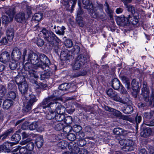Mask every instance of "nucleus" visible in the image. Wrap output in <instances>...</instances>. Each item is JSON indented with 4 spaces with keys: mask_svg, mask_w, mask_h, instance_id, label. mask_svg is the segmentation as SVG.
Here are the masks:
<instances>
[{
    "mask_svg": "<svg viewBox=\"0 0 154 154\" xmlns=\"http://www.w3.org/2000/svg\"><path fill=\"white\" fill-rule=\"evenodd\" d=\"M67 138L69 140L73 141L76 138V136L75 134L70 133L67 134Z\"/></svg>",
    "mask_w": 154,
    "mask_h": 154,
    "instance_id": "obj_50",
    "label": "nucleus"
},
{
    "mask_svg": "<svg viewBox=\"0 0 154 154\" xmlns=\"http://www.w3.org/2000/svg\"><path fill=\"white\" fill-rule=\"evenodd\" d=\"M69 88L68 84L66 83L61 84L58 87V89L62 91H66Z\"/></svg>",
    "mask_w": 154,
    "mask_h": 154,
    "instance_id": "obj_41",
    "label": "nucleus"
},
{
    "mask_svg": "<svg viewBox=\"0 0 154 154\" xmlns=\"http://www.w3.org/2000/svg\"><path fill=\"white\" fill-rule=\"evenodd\" d=\"M65 28L63 26H62L61 27L57 26V29L55 30V32L57 34L60 35H63L65 33Z\"/></svg>",
    "mask_w": 154,
    "mask_h": 154,
    "instance_id": "obj_33",
    "label": "nucleus"
},
{
    "mask_svg": "<svg viewBox=\"0 0 154 154\" xmlns=\"http://www.w3.org/2000/svg\"><path fill=\"white\" fill-rule=\"evenodd\" d=\"M131 18L130 14L128 15L127 17L125 18L124 16L123 17H118L116 19V21L117 24L120 26H124L128 23H130V22H132L134 24H136L138 22L137 19H135V23L134 21H131L129 20Z\"/></svg>",
    "mask_w": 154,
    "mask_h": 154,
    "instance_id": "obj_6",
    "label": "nucleus"
},
{
    "mask_svg": "<svg viewBox=\"0 0 154 154\" xmlns=\"http://www.w3.org/2000/svg\"><path fill=\"white\" fill-rule=\"evenodd\" d=\"M27 100L29 101V102L33 104L35 102L37 99H36L35 97L33 94L28 95L27 96H26Z\"/></svg>",
    "mask_w": 154,
    "mask_h": 154,
    "instance_id": "obj_37",
    "label": "nucleus"
},
{
    "mask_svg": "<svg viewBox=\"0 0 154 154\" xmlns=\"http://www.w3.org/2000/svg\"><path fill=\"white\" fill-rule=\"evenodd\" d=\"M154 114V111H151L149 112H145L143 114V118L145 121L151 119Z\"/></svg>",
    "mask_w": 154,
    "mask_h": 154,
    "instance_id": "obj_31",
    "label": "nucleus"
},
{
    "mask_svg": "<svg viewBox=\"0 0 154 154\" xmlns=\"http://www.w3.org/2000/svg\"><path fill=\"white\" fill-rule=\"evenodd\" d=\"M50 73L48 72H45L43 74L40 75V79L43 80L44 79H48L50 76Z\"/></svg>",
    "mask_w": 154,
    "mask_h": 154,
    "instance_id": "obj_56",
    "label": "nucleus"
},
{
    "mask_svg": "<svg viewBox=\"0 0 154 154\" xmlns=\"http://www.w3.org/2000/svg\"><path fill=\"white\" fill-rule=\"evenodd\" d=\"M25 14L24 13H17L15 17V20L18 22L21 23L25 20Z\"/></svg>",
    "mask_w": 154,
    "mask_h": 154,
    "instance_id": "obj_20",
    "label": "nucleus"
},
{
    "mask_svg": "<svg viewBox=\"0 0 154 154\" xmlns=\"http://www.w3.org/2000/svg\"><path fill=\"white\" fill-rule=\"evenodd\" d=\"M82 2L83 4L85 5L84 8L90 12V15L92 17L97 19L102 17V15H100L99 16L98 15V11H94L93 5L90 2L89 0H82Z\"/></svg>",
    "mask_w": 154,
    "mask_h": 154,
    "instance_id": "obj_2",
    "label": "nucleus"
},
{
    "mask_svg": "<svg viewBox=\"0 0 154 154\" xmlns=\"http://www.w3.org/2000/svg\"><path fill=\"white\" fill-rule=\"evenodd\" d=\"M15 13V8L14 7L10 8L6 12V13L8 16H10L11 17L12 16L13 18H14V15Z\"/></svg>",
    "mask_w": 154,
    "mask_h": 154,
    "instance_id": "obj_36",
    "label": "nucleus"
},
{
    "mask_svg": "<svg viewBox=\"0 0 154 154\" xmlns=\"http://www.w3.org/2000/svg\"><path fill=\"white\" fill-rule=\"evenodd\" d=\"M4 147V152H9L13 148V146L14 145L13 143L8 142H5L3 144Z\"/></svg>",
    "mask_w": 154,
    "mask_h": 154,
    "instance_id": "obj_22",
    "label": "nucleus"
},
{
    "mask_svg": "<svg viewBox=\"0 0 154 154\" xmlns=\"http://www.w3.org/2000/svg\"><path fill=\"white\" fill-rule=\"evenodd\" d=\"M68 147L69 149L71 150L72 152L74 153L77 154L80 150L79 148L75 144H74L72 143L69 144Z\"/></svg>",
    "mask_w": 154,
    "mask_h": 154,
    "instance_id": "obj_18",
    "label": "nucleus"
},
{
    "mask_svg": "<svg viewBox=\"0 0 154 154\" xmlns=\"http://www.w3.org/2000/svg\"><path fill=\"white\" fill-rule=\"evenodd\" d=\"M26 147L27 149L29 151L32 150L34 148L33 143L31 142L27 144Z\"/></svg>",
    "mask_w": 154,
    "mask_h": 154,
    "instance_id": "obj_58",
    "label": "nucleus"
},
{
    "mask_svg": "<svg viewBox=\"0 0 154 154\" xmlns=\"http://www.w3.org/2000/svg\"><path fill=\"white\" fill-rule=\"evenodd\" d=\"M86 144V141L84 139H79L77 142L78 145L80 146H85Z\"/></svg>",
    "mask_w": 154,
    "mask_h": 154,
    "instance_id": "obj_51",
    "label": "nucleus"
},
{
    "mask_svg": "<svg viewBox=\"0 0 154 154\" xmlns=\"http://www.w3.org/2000/svg\"><path fill=\"white\" fill-rule=\"evenodd\" d=\"M76 3V0H69L68 2L66 3V7L69 8L70 6H71L72 9Z\"/></svg>",
    "mask_w": 154,
    "mask_h": 154,
    "instance_id": "obj_43",
    "label": "nucleus"
},
{
    "mask_svg": "<svg viewBox=\"0 0 154 154\" xmlns=\"http://www.w3.org/2000/svg\"><path fill=\"white\" fill-rule=\"evenodd\" d=\"M112 82V87L115 90H118L122 85L120 81L117 78H114L113 79Z\"/></svg>",
    "mask_w": 154,
    "mask_h": 154,
    "instance_id": "obj_19",
    "label": "nucleus"
},
{
    "mask_svg": "<svg viewBox=\"0 0 154 154\" xmlns=\"http://www.w3.org/2000/svg\"><path fill=\"white\" fill-rule=\"evenodd\" d=\"M104 109L106 111H109L112 112L113 114L117 117H119L120 115H121V113H122L120 111L111 108L107 106H105Z\"/></svg>",
    "mask_w": 154,
    "mask_h": 154,
    "instance_id": "obj_21",
    "label": "nucleus"
},
{
    "mask_svg": "<svg viewBox=\"0 0 154 154\" xmlns=\"http://www.w3.org/2000/svg\"><path fill=\"white\" fill-rule=\"evenodd\" d=\"M122 111L124 113L129 114L132 112L133 111V108L130 105H126L122 107Z\"/></svg>",
    "mask_w": 154,
    "mask_h": 154,
    "instance_id": "obj_17",
    "label": "nucleus"
},
{
    "mask_svg": "<svg viewBox=\"0 0 154 154\" xmlns=\"http://www.w3.org/2000/svg\"><path fill=\"white\" fill-rule=\"evenodd\" d=\"M76 20L77 23L80 26L82 27L84 26V22L82 19L80 17H78L76 18Z\"/></svg>",
    "mask_w": 154,
    "mask_h": 154,
    "instance_id": "obj_54",
    "label": "nucleus"
},
{
    "mask_svg": "<svg viewBox=\"0 0 154 154\" xmlns=\"http://www.w3.org/2000/svg\"><path fill=\"white\" fill-rule=\"evenodd\" d=\"M38 122H35L30 125L29 128L30 130H33L38 128Z\"/></svg>",
    "mask_w": 154,
    "mask_h": 154,
    "instance_id": "obj_45",
    "label": "nucleus"
},
{
    "mask_svg": "<svg viewBox=\"0 0 154 154\" xmlns=\"http://www.w3.org/2000/svg\"><path fill=\"white\" fill-rule=\"evenodd\" d=\"M72 129L73 131L76 133V134L80 132L82 130L81 127L79 125H75L73 126Z\"/></svg>",
    "mask_w": 154,
    "mask_h": 154,
    "instance_id": "obj_44",
    "label": "nucleus"
},
{
    "mask_svg": "<svg viewBox=\"0 0 154 154\" xmlns=\"http://www.w3.org/2000/svg\"><path fill=\"white\" fill-rule=\"evenodd\" d=\"M7 96L12 100L14 99L16 97V95L15 93L13 91H11L9 92L7 94Z\"/></svg>",
    "mask_w": 154,
    "mask_h": 154,
    "instance_id": "obj_48",
    "label": "nucleus"
},
{
    "mask_svg": "<svg viewBox=\"0 0 154 154\" xmlns=\"http://www.w3.org/2000/svg\"><path fill=\"white\" fill-rule=\"evenodd\" d=\"M64 119L65 122L67 124H69L72 122V118L70 116H67L66 117H65V119Z\"/></svg>",
    "mask_w": 154,
    "mask_h": 154,
    "instance_id": "obj_57",
    "label": "nucleus"
},
{
    "mask_svg": "<svg viewBox=\"0 0 154 154\" xmlns=\"http://www.w3.org/2000/svg\"><path fill=\"white\" fill-rule=\"evenodd\" d=\"M141 120L142 117L141 116L137 115L135 118V120H132V122L133 123L136 122L137 124V126L138 124L140 122Z\"/></svg>",
    "mask_w": 154,
    "mask_h": 154,
    "instance_id": "obj_52",
    "label": "nucleus"
},
{
    "mask_svg": "<svg viewBox=\"0 0 154 154\" xmlns=\"http://www.w3.org/2000/svg\"><path fill=\"white\" fill-rule=\"evenodd\" d=\"M16 88V85L14 84L9 83L8 84V90H14Z\"/></svg>",
    "mask_w": 154,
    "mask_h": 154,
    "instance_id": "obj_60",
    "label": "nucleus"
},
{
    "mask_svg": "<svg viewBox=\"0 0 154 154\" xmlns=\"http://www.w3.org/2000/svg\"><path fill=\"white\" fill-rule=\"evenodd\" d=\"M22 98L23 103V110L26 112H28L31 109L33 104L29 102V101L26 100V96H23Z\"/></svg>",
    "mask_w": 154,
    "mask_h": 154,
    "instance_id": "obj_11",
    "label": "nucleus"
},
{
    "mask_svg": "<svg viewBox=\"0 0 154 154\" xmlns=\"http://www.w3.org/2000/svg\"><path fill=\"white\" fill-rule=\"evenodd\" d=\"M12 131L13 129L12 128L8 129L6 131L4 134L0 136V139H1L2 140H4L10 133L12 132Z\"/></svg>",
    "mask_w": 154,
    "mask_h": 154,
    "instance_id": "obj_38",
    "label": "nucleus"
},
{
    "mask_svg": "<svg viewBox=\"0 0 154 154\" xmlns=\"http://www.w3.org/2000/svg\"><path fill=\"white\" fill-rule=\"evenodd\" d=\"M54 124V128L56 131H60L63 129L64 128V125L60 122H55Z\"/></svg>",
    "mask_w": 154,
    "mask_h": 154,
    "instance_id": "obj_35",
    "label": "nucleus"
},
{
    "mask_svg": "<svg viewBox=\"0 0 154 154\" xmlns=\"http://www.w3.org/2000/svg\"><path fill=\"white\" fill-rule=\"evenodd\" d=\"M6 35L8 40L9 41H12L14 36V31L12 28L8 29L6 31Z\"/></svg>",
    "mask_w": 154,
    "mask_h": 154,
    "instance_id": "obj_24",
    "label": "nucleus"
},
{
    "mask_svg": "<svg viewBox=\"0 0 154 154\" xmlns=\"http://www.w3.org/2000/svg\"><path fill=\"white\" fill-rule=\"evenodd\" d=\"M45 39L48 43H51V44L54 41L57 42L60 41V39L51 31L49 32L48 36L45 37Z\"/></svg>",
    "mask_w": 154,
    "mask_h": 154,
    "instance_id": "obj_10",
    "label": "nucleus"
},
{
    "mask_svg": "<svg viewBox=\"0 0 154 154\" xmlns=\"http://www.w3.org/2000/svg\"><path fill=\"white\" fill-rule=\"evenodd\" d=\"M126 131L119 128H115L113 130V133L117 135H123Z\"/></svg>",
    "mask_w": 154,
    "mask_h": 154,
    "instance_id": "obj_30",
    "label": "nucleus"
},
{
    "mask_svg": "<svg viewBox=\"0 0 154 154\" xmlns=\"http://www.w3.org/2000/svg\"><path fill=\"white\" fill-rule=\"evenodd\" d=\"M60 56L61 57H63L64 59H63L65 60L68 59V57L70 56V55H68L66 53H65L64 51L61 52L60 54Z\"/></svg>",
    "mask_w": 154,
    "mask_h": 154,
    "instance_id": "obj_59",
    "label": "nucleus"
},
{
    "mask_svg": "<svg viewBox=\"0 0 154 154\" xmlns=\"http://www.w3.org/2000/svg\"><path fill=\"white\" fill-rule=\"evenodd\" d=\"M13 18L11 16H7L5 15H4L2 16V23L5 25H6L9 23L11 21H12Z\"/></svg>",
    "mask_w": 154,
    "mask_h": 154,
    "instance_id": "obj_27",
    "label": "nucleus"
},
{
    "mask_svg": "<svg viewBox=\"0 0 154 154\" xmlns=\"http://www.w3.org/2000/svg\"><path fill=\"white\" fill-rule=\"evenodd\" d=\"M106 93L108 96L113 100L121 102L124 104L126 103V102L120 98L117 93L114 91L111 88L109 89L106 91Z\"/></svg>",
    "mask_w": 154,
    "mask_h": 154,
    "instance_id": "obj_7",
    "label": "nucleus"
},
{
    "mask_svg": "<svg viewBox=\"0 0 154 154\" xmlns=\"http://www.w3.org/2000/svg\"><path fill=\"white\" fill-rule=\"evenodd\" d=\"M32 76L33 78L32 79L31 82L33 84L34 88L36 90H37V92L38 91V76L37 72L33 70L32 71Z\"/></svg>",
    "mask_w": 154,
    "mask_h": 154,
    "instance_id": "obj_13",
    "label": "nucleus"
},
{
    "mask_svg": "<svg viewBox=\"0 0 154 154\" xmlns=\"http://www.w3.org/2000/svg\"><path fill=\"white\" fill-rule=\"evenodd\" d=\"M54 51L55 53L58 54L59 52H60L61 49L60 47L57 45H54Z\"/></svg>",
    "mask_w": 154,
    "mask_h": 154,
    "instance_id": "obj_61",
    "label": "nucleus"
},
{
    "mask_svg": "<svg viewBox=\"0 0 154 154\" xmlns=\"http://www.w3.org/2000/svg\"><path fill=\"white\" fill-rule=\"evenodd\" d=\"M31 142V140L30 139H27L21 141L20 144L22 145H24L26 144H27Z\"/></svg>",
    "mask_w": 154,
    "mask_h": 154,
    "instance_id": "obj_64",
    "label": "nucleus"
},
{
    "mask_svg": "<svg viewBox=\"0 0 154 154\" xmlns=\"http://www.w3.org/2000/svg\"><path fill=\"white\" fill-rule=\"evenodd\" d=\"M80 51V48L78 45H74L71 49L72 54L74 55L78 54L79 53Z\"/></svg>",
    "mask_w": 154,
    "mask_h": 154,
    "instance_id": "obj_39",
    "label": "nucleus"
},
{
    "mask_svg": "<svg viewBox=\"0 0 154 154\" xmlns=\"http://www.w3.org/2000/svg\"><path fill=\"white\" fill-rule=\"evenodd\" d=\"M8 43V40L6 37L2 38L0 42L1 45H5Z\"/></svg>",
    "mask_w": 154,
    "mask_h": 154,
    "instance_id": "obj_63",
    "label": "nucleus"
},
{
    "mask_svg": "<svg viewBox=\"0 0 154 154\" xmlns=\"http://www.w3.org/2000/svg\"><path fill=\"white\" fill-rule=\"evenodd\" d=\"M21 57V53L17 48H14L11 53V57L13 60L18 61Z\"/></svg>",
    "mask_w": 154,
    "mask_h": 154,
    "instance_id": "obj_12",
    "label": "nucleus"
},
{
    "mask_svg": "<svg viewBox=\"0 0 154 154\" xmlns=\"http://www.w3.org/2000/svg\"><path fill=\"white\" fill-rule=\"evenodd\" d=\"M13 101L11 100H5L3 102V108L6 109H8L13 104Z\"/></svg>",
    "mask_w": 154,
    "mask_h": 154,
    "instance_id": "obj_25",
    "label": "nucleus"
},
{
    "mask_svg": "<svg viewBox=\"0 0 154 154\" xmlns=\"http://www.w3.org/2000/svg\"><path fill=\"white\" fill-rule=\"evenodd\" d=\"M7 93L6 88L3 85H0V97L4 98Z\"/></svg>",
    "mask_w": 154,
    "mask_h": 154,
    "instance_id": "obj_29",
    "label": "nucleus"
},
{
    "mask_svg": "<svg viewBox=\"0 0 154 154\" xmlns=\"http://www.w3.org/2000/svg\"><path fill=\"white\" fill-rule=\"evenodd\" d=\"M16 61L15 60H13L12 62H11L9 63L10 67L12 70L15 69L17 67V65Z\"/></svg>",
    "mask_w": 154,
    "mask_h": 154,
    "instance_id": "obj_49",
    "label": "nucleus"
},
{
    "mask_svg": "<svg viewBox=\"0 0 154 154\" xmlns=\"http://www.w3.org/2000/svg\"><path fill=\"white\" fill-rule=\"evenodd\" d=\"M64 45L66 48H70L73 45V43L71 39H67L65 41Z\"/></svg>",
    "mask_w": 154,
    "mask_h": 154,
    "instance_id": "obj_47",
    "label": "nucleus"
},
{
    "mask_svg": "<svg viewBox=\"0 0 154 154\" xmlns=\"http://www.w3.org/2000/svg\"><path fill=\"white\" fill-rule=\"evenodd\" d=\"M40 29V33H39V36L43 37L45 38V37H46L47 34H48L49 32L45 28H43L42 29Z\"/></svg>",
    "mask_w": 154,
    "mask_h": 154,
    "instance_id": "obj_40",
    "label": "nucleus"
},
{
    "mask_svg": "<svg viewBox=\"0 0 154 154\" xmlns=\"http://www.w3.org/2000/svg\"><path fill=\"white\" fill-rule=\"evenodd\" d=\"M125 7L127 8V10L128 11L131 12L132 14H133L135 13V8L133 6L131 5H126Z\"/></svg>",
    "mask_w": 154,
    "mask_h": 154,
    "instance_id": "obj_46",
    "label": "nucleus"
},
{
    "mask_svg": "<svg viewBox=\"0 0 154 154\" xmlns=\"http://www.w3.org/2000/svg\"><path fill=\"white\" fill-rule=\"evenodd\" d=\"M120 93L123 94L127 96L128 95V93L127 91L122 85L121 86Z\"/></svg>",
    "mask_w": 154,
    "mask_h": 154,
    "instance_id": "obj_62",
    "label": "nucleus"
},
{
    "mask_svg": "<svg viewBox=\"0 0 154 154\" xmlns=\"http://www.w3.org/2000/svg\"><path fill=\"white\" fill-rule=\"evenodd\" d=\"M55 119L57 122H60L63 121L65 119V116L63 113H56L55 112Z\"/></svg>",
    "mask_w": 154,
    "mask_h": 154,
    "instance_id": "obj_32",
    "label": "nucleus"
},
{
    "mask_svg": "<svg viewBox=\"0 0 154 154\" xmlns=\"http://www.w3.org/2000/svg\"><path fill=\"white\" fill-rule=\"evenodd\" d=\"M152 131L151 129L150 128H147L143 129L140 133V136L144 137H147L152 134Z\"/></svg>",
    "mask_w": 154,
    "mask_h": 154,
    "instance_id": "obj_15",
    "label": "nucleus"
},
{
    "mask_svg": "<svg viewBox=\"0 0 154 154\" xmlns=\"http://www.w3.org/2000/svg\"><path fill=\"white\" fill-rule=\"evenodd\" d=\"M149 91L147 85V83L143 82V88L141 89V94L143 96L144 100L146 102H149V105L151 107L154 106V89L152 91V94L151 96L150 100H149Z\"/></svg>",
    "mask_w": 154,
    "mask_h": 154,
    "instance_id": "obj_1",
    "label": "nucleus"
},
{
    "mask_svg": "<svg viewBox=\"0 0 154 154\" xmlns=\"http://www.w3.org/2000/svg\"><path fill=\"white\" fill-rule=\"evenodd\" d=\"M129 140L128 139H123L119 141V143L120 145L125 147V149H126L129 151V148L130 144L128 143Z\"/></svg>",
    "mask_w": 154,
    "mask_h": 154,
    "instance_id": "obj_26",
    "label": "nucleus"
},
{
    "mask_svg": "<svg viewBox=\"0 0 154 154\" xmlns=\"http://www.w3.org/2000/svg\"><path fill=\"white\" fill-rule=\"evenodd\" d=\"M75 59L81 64L84 65L90 61V56L88 54H81L78 55Z\"/></svg>",
    "mask_w": 154,
    "mask_h": 154,
    "instance_id": "obj_9",
    "label": "nucleus"
},
{
    "mask_svg": "<svg viewBox=\"0 0 154 154\" xmlns=\"http://www.w3.org/2000/svg\"><path fill=\"white\" fill-rule=\"evenodd\" d=\"M20 139L21 136L20 135L17 133L14 134L11 137V140L15 142L13 143L14 144L17 143Z\"/></svg>",
    "mask_w": 154,
    "mask_h": 154,
    "instance_id": "obj_34",
    "label": "nucleus"
},
{
    "mask_svg": "<svg viewBox=\"0 0 154 154\" xmlns=\"http://www.w3.org/2000/svg\"><path fill=\"white\" fill-rule=\"evenodd\" d=\"M104 6L105 7V10L106 12L110 18H112L113 16V11L110 8L109 5L106 2Z\"/></svg>",
    "mask_w": 154,
    "mask_h": 154,
    "instance_id": "obj_23",
    "label": "nucleus"
},
{
    "mask_svg": "<svg viewBox=\"0 0 154 154\" xmlns=\"http://www.w3.org/2000/svg\"><path fill=\"white\" fill-rule=\"evenodd\" d=\"M82 65H83L75 59L74 64L73 66V68L74 69L78 70L79 69Z\"/></svg>",
    "mask_w": 154,
    "mask_h": 154,
    "instance_id": "obj_42",
    "label": "nucleus"
},
{
    "mask_svg": "<svg viewBox=\"0 0 154 154\" xmlns=\"http://www.w3.org/2000/svg\"><path fill=\"white\" fill-rule=\"evenodd\" d=\"M68 143L64 140L60 141L57 144V146L59 149H64L68 145Z\"/></svg>",
    "mask_w": 154,
    "mask_h": 154,
    "instance_id": "obj_28",
    "label": "nucleus"
},
{
    "mask_svg": "<svg viewBox=\"0 0 154 154\" xmlns=\"http://www.w3.org/2000/svg\"><path fill=\"white\" fill-rule=\"evenodd\" d=\"M18 84L19 90L22 95V96L25 95L26 97L27 96L28 94L27 92L28 89V85L26 81H25V79H23L22 82L18 83Z\"/></svg>",
    "mask_w": 154,
    "mask_h": 154,
    "instance_id": "obj_8",
    "label": "nucleus"
},
{
    "mask_svg": "<svg viewBox=\"0 0 154 154\" xmlns=\"http://www.w3.org/2000/svg\"><path fill=\"white\" fill-rule=\"evenodd\" d=\"M48 104L50 106L51 110L54 111L56 113H64L65 112V108L58 102L53 100Z\"/></svg>",
    "mask_w": 154,
    "mask_h": 154,
    "instance_id": "obj_3",
    "label": "nucleus"
},
{
    "mask_svg": "<svg viewBox=\"0 0 154 154\" xmlns=\"http://www.w3.org/2000/svg\"><path fill=\"white\" fill-rule=\"evenodd\" d=\"M85 136V134L81 131L76 134V138L79 139H83Z\"/></svg>",
    "mask_w": 154,
    "mask_h": 154,
    "instance_id": "obj_55",
    "label": "nucleus"
},
{
    "mask_svg": "<svg viewBox=\"0 0 154 154\" xmlns=\"http://www.w3.org/2000/svg\"><path fill=\"white\" fill-rule=\"evenodd\" d=\"M51 98L50 97H48L45 99L42 102V104L43 105H45L47 104V106H41L42 107L43 109H45L46 110H48L49 112L46 115V118L47 119L51 120L52 119H54L55 117V112L54 111L51 110L50 106L48 104L51 101Z\"/></svg>",
    "mask_w": 154,
    "mask_h": 154,
    "instance_id": "obj_4",
    "label": "nucleus"
},
{
    "mask_svg": "<svg viewBox=\"0 0 154 154\" xmlns=\"http://www.w3.org/2000/svg\"><path fill=\"white\" fill-rule=\"evenodd\" d=\"M72 129V128L70 126L67 125L65 127L64 126V128L63 129L64 133L68 134L71 131Z\"/></svg>",
    "mask_w": 154,
    "mask_h": 154,
    "instance_id": "obj_53",
    "label": "nucleus"
},
{
    "mask_svg": "<svg viewBox=\"0 0 154 154\" xmlns=\"http://www.w3.org/2000/svg\"><path fill=\"white\" fill-rule=\"evenodd\" d=\"M131 85L132 89L136 93L135 95V97H137V93L140 89L139 83L138 82H137L135 79H133L131 82Z\"/></svg>",
    "mask_w": 154,
    "mask_h": 154,
    "instance_id": "obj_16",
    "label": "nucleus"
},
{
    "mask_svg": "<svg viewBox=\"0 0 154 154\" xmlns=\"http://www.w3.org/2000/svg\"><path fill=\"white\" fill-rule=\"evenodd\" d=\"M49 62V60L44 54H41L39 55V68L44 71L48 70Z\"/></svg>",
    "mask_w": 154,
    "mask_h": 154,
    "instance_id": "obj_5",
    "label": "nucleus"
},
{
    "mask_svg": "<svg viewBox=\"0 0 154 154\" xmlns=\"http://www.w3.org/2000/svg\"><path fill=\"white\" fill-rule=\"evenodd\" d=\"M10 54L7 51L2 52L0 55V61L4 63H6L9 60Z\"/></svg>",
    "mask_w": 154,
    "mask_h": 154,
    "instance_id": "obj_14",
    "label": "nucleus"
}]
</instances>
